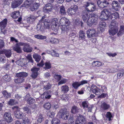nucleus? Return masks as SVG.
I'll return each mask as SVG.
<instances>
[{
  "label": "nucleus",
  "instance_id": "f257e3e1",
  "mask_svg": "<svg viewBox=\"0 0 124 124\" xmlns=\"http://www.w3.org/2000/svg\"><path fill=\"white\" fill-rule=\"evenodd\" d=\"M46 16H43L39 23L37 25V29L38 30L42 31L45 28L48 29L51 25V27L54 28V29H57L59 26V23L58 19L57 18H52L51 22L45 19Z\"/></svg>",
  "mask_w": 124,
  "mask_h": 124
},
{
  "label": "nucleus",
  "instance_id": "f03ea898",
  "mask_svg": "<svg viewBox=\"0 0 124 124\" xmlns=\"http://www.w3.org/2000/svg\"><path fill=\"white\" fill-rule=\"evenodd\" d=\"M86 3L85 4V9L82 11V17L84 22L86 21L88 16L90 15L89 12L93 11L96 9V7L94 5L88 2Z\"/></svg>",
  "mask_w": 124,
  "mask_h": 124
},
{
  "label": "nucleus",
  "instance_id": "7ed1b4c3",
  "mask_svg": "<svg viewBox=\"0 0 124 124\" xmlns=\"http://www.w3.org/2000/svg\"><path fill=\"white\" fill-rule=\"evenodd\" d=\"M39 4L31 0H27L23 5V7L27 8L30 7L31 11L36 10L39 7Z\"/></svg>",
  "mask_w": 124,
  "mask_h": 124
},
{
  "label": "nucleus",
  "instance_id": "20e7f679",
  "mask_svg": "<svg viewBox=\"0 0 124 124\" xmlns=\"http://www.w3.org/2000/svg\"><path fill=\"white\" fill-rule=\"evenodd\" d=\"M118 23L115 21H112L109 25V30L110 35H113L117 33L118 29Z\"/></svg>",
  "mask_w": 124,
  "mask_h": 124
},
{
  "label": "nucleus",
  "instance_id": "39448f33",
  "mask_svg": "<svg viewBox=\"0 0 124 124\" xmlns=\"http://www.w3.org/2000/svg\"><path fill=\"white\" fill-rule=\"evenodd\" d=\"M98 20V16L97 14L93 13L90 14L88 19L87 23L88 25L91 26L94 23H97Z\"/></svg>",
  "mask_w": 124,
  "mask_h": 124
},
{
  "label": "nucleus",
  "instance_id": "423d86ee",
  "mask_svg": "<svg viewBox=\"0 0 124 124\" xmlns=\"http://www.w3.org/2000/svg\"><path fill=\"white\" fill-rule=\"evenodd\" d=\"M28 75V74L25 72H22L17 73L16 76L18 78L14 80L15 82L16 83H22L24 80L23 78L27 77Z\"/></svg>",
  "mask_w": 124,
  "mask_h": 124
},
{
  "label": "nucleus",
  "instance_id": "0eeeda50",
  "mask_svg": "<svg viewBox=\"0 0 124 124\" xmlns=\"http://www.w3.org/2000/svg\"><path fill=\"white\" fill-rule=\"evenodd\" d=\"M16 45L18 46H23V49L24 52L30 53L32 51L33 49L28 44L22 42H19L17 43Z\"/></svg>",
  "mask_w": 124,
  "mask_h": 124
},
{
  "label": "nucleus",
  "instance_id": "6e6552de",
  "mask_svg": "<svg viewBox=\"0 0 124 124\" xmlns=\"http://www.w3.org/2000/svg\"><path fill=\"white\" fill-rule=\"evenodd\" d=\"M58 114L60 118L64 120L67 119L69 116L67 109L65 108L61 109Z\"/></svg>",
  "mask_w": 124,
  "mask_h": 124
},
{
  "label": "nucleus",
  "instance_id": "1a4fd4ad",
  "mask_svg": "<svg viewBox=\"0 0 124 124\" xmlns=\"http://www.w3.org/2000/svg\"><path fill=\"white\" fill-rule=\"evenodd\" d=\"M97 4L99 7L101 9L107 8L110 4L106 0H99L97 2Z\"/></svg>",
  "mask_w": 124,
  "mask_h": 124
},
{
  "label": "nucleus",
  "instance_id": "9d476101",
  "mask_svg": "<svg viewBox=\"0 0 124 124\" xmlns=\"http://www.w3.org/2000/svg\"><path fill=\"white\" fill-rule=\"evenodd\" d=\"M78 9V7L76 5H74L68 8L67 12L69 15H72L75 14Z\"/></svg>",
  "mask_w": 124,
  "mask_h": 124
},
{
  "label": "nucleus",
  "instance_id": "9b49d317",
  "mask_svg": "<svg viewBox=\"0 0 124 124\" xmlns=\"http://www.w3.org/2000/svg\"><path fill=\"white\" fill-rule=\"evenodd\" d=\"M87 35L88 38H91L93 37H96L98 35V33L95 29H88L87 31Z\"/></svg>",
  "mask_w": 124,
  "mask_h": 124
},
{
  "label": "nucleus",
  "instance_id": "f8f14e48",
  "mask_svg": "<svg viewBox=\"0 0 124 124\" xmlns=\"http://www.w3.org/2000/svg\"><path fill=\"white\" fill-rule=\"evenodd\" d=\"M13 108L15 109L16 110L14 111V114L15 116L18 119H21L23 116V113L19 110V108L17 106H15Z\"/></svg>",
  "mask_w": 124,
  "mask_h": 124
},
{
  "label": "nucleus",
  "instance_id": "ddd939ff",
  "mask_svg": "<svg viewBox=\"0 0 124 124\" xmlns=\"http://www.w3.org/2000/svg\"><path fill=\"white\" fill-rule=\"evenodd\" d=\"M39 69H40L39 68L36 67H33L32 68L31 70L32 72L31 77L34 79L36 78L39 74L38 71Z\"/></svg>",
  "mask_w": 124,
  "mask_h": 124
},
{
  "label": "nucleus",
  "instance_id": "4468645a",
  "mask_svg": "<svg viewBox=\"0 0 124 124\" xmlns=\"http://www.w3.org/2000/svg\"><path fill=\"white\" fill-rule=\"evenodd\" d=\"M86 122L85 118L81 115H79L77 117L75 124H85Z\"/></svg>",
  "mask_w": 124,
  "mask_h": 124
},
{
  "label": "nucleus",
  "instance_id": "2eb2a0df",
  "mask_svg": "<svg viewBox=\"0 0 124 124\" xmlns=\"http://www.w3.org/2000/svg\"><path fill=\"white\" fill-rule=\"evenodd\" d=\"M4 118L5 120L8 123L11 122L13 120V118L11 116L10 113L9 112L5 113Z\"/></svg>",
  "mask_w": 124,
  "mask_h": 124
},
{
  "label": "nucleus",
  "instance_id": "dca6fc26",
  "mask_svg": "<svg viewBox=\"0 0 124 124\" xmlns=\"http://www.w3.org/2000/svg\"><path fill=\"white\" fill-rule=\"evenodd\" d=\"M52 93L51 90L47 91L41 95V97L46 99H49L51 97Z\"/></svg>",
  "mask_w": 124,
  "mask_h": 124
},
{
  "label": "nucleus",
  "instance_id": "f3484780",
  "mask_svg": "<svg viewBox=\"0 0 124 124\" xmlns=\"http://www.w3.org/2000/svg\"><path fill=\"white\" fill-rule=\"evenodd\" d=\"M91 88L93 92L96 95H99L101 93V90L95 85H92Z\"/></svg>",
  "mask_w": 124,
  "mask_h": 124
},
{
  "label": "nucleus",
  "instance_id": "a211bd4d",
  "mask_svg": "<svg viewBox=\"0 0 124 124\" xmlns=\"http://www.w3.org/2000/svg\"><path fill=\"white\" fill-rule=\"evenodd\" d=\"M23 1V0H15L12 3V8H15L17 7L22 3Z\"/></svg>",
  "mask_w": 124,
  "mask_h": 124
},
{
  "label": "nucleus",
  "instance_id": "6ab92c4d",
  "mask_svg": "<svg viewBox=\"0 0 124 124\" xmlns=\"http://www.w3.org/2000/svg\"><path fill=\"white\" fill-rule=\"evenodd\" d=\"M60 23L62 26L66 24H70L69 20L65 17L61 18L60 20Z\"/></svg>",
  "mask_w": 124,
  "mask_h": 124
},
{
  "label": "nucleus",
  "instance_id": "aec40b11",
  "mask_svg": "<svg viewBox=\"0 0 124 124\" xmlns=\"http://www.w3.org/2000/svg\"><path fill=\"white\" fill-rule=\"evenodd\" d=\"M7 23V19H5L1 22H0V26L1 27V32H3V30L6 27Z\"/></svg>",
  "mask_w": 124,
  "mask_h": 124
},
{
  "label": "nucleus",
  "instance_id": "412c9836",
  "mask_svg": "<svg viewBox=\"0 0 124 124\" xmlns=\"http://www.w3.org/2000/svg\"><path fill=\"white\" fill-rule=\"evenodd\" d=\"M43 84V89L44 90H47L49 89L52 87V85L49 82L44 81Z\"/></svg>",
  "mask_w": 124,
  "mask_h": 124
},
{
  "label": "nucleus",
  "instance_id": "4be33fe9",
  "mask_svg": "<svg viewBox=\"0 0 124 124\" xmlns=\"http://www.w3.org/2000/svg\"><path fill=\"white\" fill-rule=\"evenodd\" d=\"M108 16L109 15H107L104 10H103L101 13L100 17V18L102 19V20H106L109 18Z\"/></svg>",
  "mask_w": 124,
  "mask_h": 124
},
{
  "label": "nucleus",
  "instance_id": "5701e85b",
  "mask_svg": "<svg viewBox=\"0 0 124 124\" xmlns=\"http://www.w3.org/2000/svg\"><path fill=\"white\" fill-rule=\"evenodd\" d=\"M80 110V109L76 106H72L71 110V112L74 114L78 113Z\"/></svg>",
  "mask_w": 124,
  "mask_h": 124
},
{
  "label": "nucleus",
  "instance_id": "b1692460",
  "mask_svg": "<svg viewBox=\"0 0 124 124\" xmlns=\"http://www.w3.org/2000/svg\"><path fill=\"white\" fill-rule=\"evenodd\" d=\"M109 107V105L107 104L104 101L101 102V108L103 110H107L108 109Z\"/></svg>",
  "mask_w": 124,
  "mask_h": 124
},
{
  "label": "nucleus",
  "instance_id": "393cba45",
  "mask_svg": "<svg viewBox=\"0 0 124 124\" xmlns=\"http://www.w3.org/2000/svg\"><path fill=\"white\" fill-rule=\"evenodd\" d=\"M70 24H66L62 26L61 30L63 32L67 31L71 29V27L70 26Z\"/></svg>",
  "mask_w": 124,
  "mask_h": 124
},
{
  "label": "nucleus",
  "instance_id": "a878e982",
  "mask_svg": "<svg viewBox=\"0 0 124 124\" xmlns=\"http://www.w3.org/2000/svg\"><path fill=\"white\" fill-rule=\"evenodd\" d=\"M113 7L116 10H118L120 8L119 3L116 1H114L112 4Z\"/></svg>",
  "mask_w": 124,
  "mask_h": 124
},
{
  "label": "nucleus",
  "instance_id": "bb28decb",
  "mask_svg": "<svg viewBox=\"0 0 124 124\" xmlns=\"http://www.w3.org/2000/svg\"><path fill=\"white\" fill-rule=\"evenodd\" d=\"M44 118L43 115L41 113L38 115L37 121L38 123H40L44 120Z\"/></svg>",
  "mask_w": 124,
  "mask_h": 124
},
{
  "label": "nucleus",
  "instance_id": "cd10ccee",
  "mask_svg": "<svg viewBox=\"0 0 124 124\" xmlns=\"http://www.w3.org/2000/svg\"><path fill=\"white\" fill-rule=\"evenodd\" d=\"M61 91L63 93H67L69 91V87L66 85L62 86L61 88Z\"/></svg>",
  "mask_w": 124,
  "mask_h": 124
},
{
  "label": "nucleus",
  "instance_id": "c85d7f7f",
  "mask_svg": "<svg viewBox=\"0 0 124 124\" xmlns=\"http://www.w3.org/2000/svg\"><path fill=\"white\" fill-rule=\"evenodd\" d=\"M104 64V63H102L100 61H93L92 63V65L93 66L99 67L101 65Z\"/></svg>",
  "mask_w": 124,
  "mask_h": 124
},
{
  "label": "nucleus",
  "instance_id": "c756f323",
  "mask_svg": "<svg viewBox=\"0 0 124 124\" xmlns=\"http://www.w3.org/2000/svg\"><path fill=\"white\" fill-rule=\"evenodd\" d=\"M2 93L5 99H6L8 98H10L11 96V94L10 93H8L6 90H4L2 91Z\"/></svg>",
  "mask_w": 124,
  "mask_h": 124
},
{
  "label": "nucleus",
  "instance_id": "7c9ffc66",
  "mask_svg": "<svg viewBox=\"0 0 124 124\" xmlns=\"http://www.w3.org/2000/svg\"><path fill=\"white\" fill-rule=\"evenodd\" d=\"M36 19V17L33 16H31L27 18V20L28 23H33Z\"/></svg>",
  "mask_w": 124,
  "mask_h": 124
},
{
  "label": "nucleus",
  "instance_id": "2f4dec72",
  "mask_svg": "<svg viewBox=\"0 0 124 124\" xmlns=\"http://www.w3.org/2000/svg\"><path fill=\"white\" fill-rule=\"evenodd\" d=\"M113 8H112L108 9H105L103 10L107 15H109L108 17H109L110 16L111 17V15L113 12Z\"/></svg>",
  "mask_w": 124,
  "mask_h": 124
},
{
  "label": "nucleus",
  "instance_id": "473e14b6",
  "mask_svg": "<svg viewBox=\"0 0 124 124\" xmlns=\"http://www.w3.org/2000/svg\"><path fill=\"white\" fill-rule=\"evenodd\" d=\"M11 16L14 18H17L20 16L19 12L18 11H15L11 14Z\"/></svg>",
  "mask_w": 124,
  "mask_h": 124
},
{
  "label": "nucleus",
  "instance_id": "72a5a7b5",
  "mask_svg": "<svg viewBox=\"0 0 124 124\" xmlns=\"http://www.w3.org/2000/svg\"><path fill=\"white\" fill-rule=\"evenodd\" d=\"M79 38L80 39L85 40V34L82 30L80 31L79 33Z\"/></svg>",
  "mask_w": 124,
  "mask_h": 124
},
{
  "label": "nucleus",
  "instance_id": "f704fd0d",
  "mask_svg": "<svg viewBox=\"0 0 124 124\" xmlns=\"http://www.w3.org/2000/svg\"><path fill=\"white\" fill-rule=\"evenodd\" d=\"M124 32V26L121 25L119 31L117 34L118 36L122 35Z\"/></svg>",
  "mask_w": 124,
  "mask_h": 124
},
{
  "label": "nucleus",
  "instance_id": "c9c22d12",
  "mask_svg": "<svg viewBox=\"0 0 124 124\" xmlns=\"http://www.w3.org/2000/svg\"><path fill=\"white\" fill-rule=\"evenodd\" d=\"M4 53L7 58H9L11 55V52L10 50H5L4 51Z\"/></svg>",
  "mask_w": 124,
  "mask_h": 124
},
{
  "label": "nucleus",
  "instance_id": "e433bc0d",
  "mask_svg": "<svg viewBox=\"0 0 124 124\" xmlns=\"http://www.w3.org/2000/svg\"><path fill=\"white\" fill-rule=\"evenodd\" d=\"M60 13L61 15H64L66 14V11L64 6H62L60 7Z\"/></svg>",
  "mask_w": 124,
  "mask_h": 124
},
{
  "label": "nucleus",
  "instance_id": "4c0bfd02",
  "mask_svg": "<svg viewBox=\"0 0 124 124\" xmlns=\"http://www.w3.org/2000/svg\"><path fill=\"white\" fill-rule=\"evenodd\" d=\"M111 17L112 18H115L116 19H118L119 18V14L117 12L113 13Z\"/></svg>",
  "mask_w": 124,
  "mask_h": 124
},
{
  "label": "nucleus",
  "instance_id": "58836bf2",
  "mask_svg": "<svg viewBox=\"0 0 124 124\" xmlns=\"http://www.w3.org/2000/svg\"><path fill=\"white\" fill-rule=\"evenodd\" d=\"M33 57L35 61L37 62H38L40 60L41 57L40 55L37 54H35L33 55Z\"/></svg>",
  "mask_w": 124,
  "mask_h": 124
},
{
  "label": "nucleus",
  "instance_id": "ea45409f",
  "mask_svg": "<svg viewBox=\"0 0 124 124\" xmlns=\"http://www.w3.org/2000/svg\"><path fill=\"white\" fill-rule=\"evenodd\" d=\"M49 122V124H50V122H51L52 124H60V120L56 118H54L53 119L52 122L48 121Z\"/></svg>",
  "mask_w": 124,
  "mask_h": 124
},
{
  "label": "nucleus",
  "instance_id": "a19ab883",
  "mask_svg": "<svg viewBox=\"0 0 124 124\" xmlns=\"http://www.w3.org/2000/svg\"><path fill=\"white\" fill-rule=\"evenodd\" d=\"M16 46L14 47L13 48V50L18 53H21L22 51L20 47H19L20 46L17 45L16 44Z\"/></svg>",
  "mask_w": 124,
  "mask_h": 124
},
{
  "label": "nucleus",
  "instance_id": "79ce46f5",
  "mask_svg": "<svg viewBox=\"0 0 124 124\" xmlns=\"http://www.w3.org/2000/svg\"><path fill=\"white\" fill-rule=\"evenodd\" d=\"M34 37L37 39L42 40L45 39L46 38V36H43L40 34L35 35Z\"/></svg>",
  "mask_w": 124,
  "mask_h": 124
},
{
  "label": "nucleus",
  "instance_id": "37998d69",
  "mask_svg": "<svg viewBox=\"0 0 124 124\" xmlns=\"http://www.w3.org/2000/svg\"><path fill=\"white\" fill-rule=\"evenodd\" d=\"M124 72L123 69L121 70H120V71L118 73L117 75V79H119L121 78L124 75Z\"/></svg>",
  "mask_w": 124,
  "mask_h": 124
},
{
  "label": "nucleus",
  "instance_id": "c03bdc74",
  "mask_svg": "<svg viewBox=\"0 0 124 124\" xmlns=\"http://www.w3.org/2000/svg\"><path fill=\"white\" fill-rule=\"evenodd\" d=\"M72 85L75 89H77L80 85L79 82H76L72 84Z\"/></svg>",
  "mask_w": 124,
  "mask_h": 124
},
{
  "label": "nucleus",
  "instance_id": "a18cd8bd",
  "mask_svg": "<svg viewBox=\"0 0 124 124\" xmlns=\"http://www.w3.org/2000/svg\"><path fill=\"white\" fill-rule=\"evenodd\" d=\"M53 7V5L51 4V3H49L46 4L44 8H45L46 9L47 8V9L52 10Z\"/></svg>",
  "mask_w": 124,
  "mask_h": 124
},
{
  "label": "nucleus",
  "instance_id": "49530a36",
  "mask_svg": "<svg viewBox=\"0 0 124 124\" xmlns=\"http://www.w3.org/2000/svg\"><path fill=\"white\" fill-rule=\"evenodd\" d=\"M3 79L6 81L9 82L11 80V77L9 75L6 74L4 76Z\"/></svg>",
  "mask_w": 124,
  "mask_h": 124
},
{
  "label": "nucleus",
  "instance_id": "de8ad7c7",
  "mask_svg": "<svg viewBox=\"0 0 124 124\" xmlns=\"http://www.w3.org/2000/svg\"><path fill=\"white\" fill-rule=\"evenodd\" d=\"M35 101V100L34 99L31 98H30L27 101V102L28 104L30 105L34 103Z\"/></svg>",
  "mask_w": 124,
  "mask_h": 124
},
{
  "label": "nucleus",
  "instance_id": "09e8293b",
  "mask_svg": "<svg viewBox=\"0 0 124 124\" xmlns=\"http://www.w3.org/2000/svg\"><path fill=\"white\" fill-rule=\"evenodd\" d=\"M89 103L87 101H85L82 102V105L84 108H88Z\"/></svg>",
  "mask_w": 124,
  "mask_h": 124
},
{
  "label": "nucleus",
  "instance_id": "8fccbe9b",
  "mask_svg": "<svg viewBox=\"0 0 124 124\" xmlns=\"http://www.w3.org/2000/svg\"><path fill=\"white\" fill-rule=\"evenodd\" d=\"M54 78L58 81H59L62 78V76L60 75L55 74L54 76Z\"/></svg>",
  "mask_w": 124,
  "mask_h": 124
},
{
  "label": "nucleus",
  "instance_id": "3c124183",
  "mask_svg": "<svg viewBox=\"0 0 124 124\" xmlns=\"http://www.w3.org/2000/svg\"><path fill=\"white\" fill-rule=\"evenodd\" d=\"M16 63L18 65L22 66V65H23V59H20L17 60L16 61Z\"/></svg>",
  "mask_w": 124,
  "mask_h": 124
},
{
  "label": "nucleus",
  "instance_id": "603ef678",
  "mask_svg": "<svg viewBox=\"0 0 124 124\" xmlns=\"http://www.w3.org/2000/svg\"><path fill=\"white\" fill-rule=\"evenodd\" d=\"M51 105L50 103L49 102L46 103L44 105V108L46 109H49L51 108Z\"/></svg>",
  "mask_w": 124,
  "mask_h": 124
},
{
  "label": "nucleus",
  "instance_id": "864d4df0",
  "mask_svg": "<svg viewBox=\"0 0 124 124\" xmlns=\"http://www.w3.org/2000/svg\"><path fill=\"white\" fill-rule=\"evenodd\" d=\"M23 123L24 124H29L30 123L29 120L27 117L23 118Z\"/></svg>",
  "mask_w": 124,
  "mask_h": 124
},
{
  "label": "nucleus",
  "instance_id": "5fc2aeb1",
  "mask_svg": "<svg viewBox=\"0 0 124 124\" xmlns=\"http://www.w3.org/2000/svg\"><path fill=\"white\" fill-rule=\"evenodd\" d=\"M6 61L5 57L3 55H1L0 56V62L4 63Z\"/></svg>",
  "mask_w": 124,
  "mask_h": 124
},
{
  "label": "nucleus",
  "instance_id": "6e6d98bb",
  "mask_svg": "<svg viewBox=\"0 0 124 124\" xmlns=\"http://www.w3.org/2000/svg\"><path fill=\"white\" fill-rule=\"evenodd\" d=\"M106 117L107 118H108V120L109 121H110L111 120V118H112V116L110 112H107Z\"/></svg>",
  "mask_w": 124,
  "mask_h": 124
},
{
  "label": "nucleus",
  "instance_id": "4d7b16f0",
  "mask_svg": "<svg viewBox=\"0 0 124 124\" xmlns=\"http://www.w3.org/2000/svg\"><path fill=\"white\" fill-rule=\"evenodd\" d=\"M47 115L48 116L52 118L54 116L55 113L51 111H50L48 112Z\"/></svg>",
  "mask_w": 124,
  "mask_h": 124
},
{
  "label": "nucleus",
  "instance_id": "13d9d810",
  "mask_svg": "<svg viewBox=\"0 0 124 124\" xmlns=\"http://www.w3.org/2000/svg\"><path fill=\"white\" fill-rule=\"evenodd\" d=\"M106 25V23L103 21H101L100 22L99 26L100 28L104 27Z\"/></svg>",
  "mask_w": 124,
  "mask_h": 124
},
{
  "label": "nucleus",
  "instance_id": "bf43d9fd",
  "mask_svg": "<svg viewBox=\"0 0 124 124\" xmlns=\"http://www.w3.org/2000/svg\"><path fill=\"white\" fill-rule=\"evenodd\" d=\"M67 81V80L66 79L63 78L59 82L58 85H59L65 84Z\"/></svg>",
  "mask_w": 124,
  "mask_h": 124
},
{
  "label": "nucleus",
  "instance_id": "052dcab7",
  "mask_svg": "<svg viewBox=\"0 0 124 124\" xmlns=\"http://www.w3.org/2000/svg\"><path fill=\"white\" fill-rule=\"evenodd\" d=\"M51 64L49 62H46L45 63V68L46 69H49L51 67Z\"/></svg>",
  "mask_w": 124,
  "mask_h": 124
},
{
  "label": "nucleus",
  "instance_id": "680f3d73",
  "mask_svg": "<svg viewBox=\"0 0 124 124\" xmlns=\"http://www.w3.org/2000/svg\"><path fill=\"white\" fill-rule=\"evenodd\" d=\"M51 42L53 43H57L59 42V40L56 38H51Z\"/></svg>",
  "mask_w": 124,
  "mask_h": 124
},
{
  "label": "nucleus",
  "instance_id": "e2e57ef3",
  "mask_svg": "<svg viewBox=\"0 0 124 124\" xmlns=\"http://www.w3.org/2000/svg\"><path fill=\"white\" fill-rule=\"evenodd\" d=\"M53 52L51 53V55L53 56H55L56 57H59V54L56 53L55 51L54 50H52Z\"/></svg>",
  "mask_w": 124,
  "mask_h": 124
},
{
  "label": "nucleus",
  "instance_id": "0e129e2a",
  "mask_svg": "<svg viewBox=\"0 0 124 124\" xmlns=\"http://www.w3.org/2000/svg\"><path fill=\"white\" fill-rule=\"evenodd\" d=\"M74 121V119L73 117H70L69 120V124H73Z\"/></svg>",
  "mask_w": 124,
  "mask_h": 124
},
{
  "label": "nucleus",
  "instance_id": "69168bd1",
  "mask_svg": "<svg viewBox=\"0 0 124 124\" xmlns=\"http://www.w3.org/2000/svg\"><path fill=\"white\" fill-rule=\"evenodd\" d=\"M27 58L28 60H29V62H31L32 63H33V61L32 59V58L31 55H28L27 56Z\"/></svg>",
  "mask_w": 124,
  "mask_h": 124
},
{
  "label": "nucleus",
  "instance_id": "338daca9",
  "mask_svg": "<svg viewBox=\"0 0 124 124\" xmlns=\"http://www.w3.org/2000/svg\"><path fill=\"white\" fill-rule=\"evenodd\" d=\"M51 76L50 74L48 72H46L44 74V76L45 78H49Z\"/></svg>",
  "mask_w": 124,
  "mask_h": 124
},
{
  "label": "nucleus",
  "instance_id": "774afa93",
  "mask_svg": "<svg viewBox=\"0 0 124 124\" xmlns=\"http://www.w3.org/2000/svg\"><path fill=\"white\" fill-rule=\"evenodd\" d=\"M15 100L14 99H11L8 102V104L11 105H14L15 104Z\"/></svg>",
  "mask_w": 124,
  "mask_h": 124
}]
</instances>
